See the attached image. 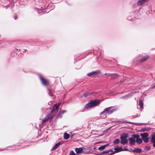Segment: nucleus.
<instances>
[{
  "label": "nucleus",
  "instance_id": "f257e3e1",
  "mask_svg": "<svg viewBox=\"0 0 155 155\" xmlns=\"http://www.w3.org/2000/svg\"><path fill=\"white\" fill-rule=\"evenodd\" d=\"M60 103H56L53 106L50 114H48L46 117L42 120V123L46 121H48L49 120H51L55 115V114L57 113L58 110V107L60 105Z\"/></svg>",
  "mask_w": 155,
  "mask_h": 155
},
{
  "label": "nucleus",
  "instance_id": "f03ea898",
  "mask_svg": "<svg viewBox=\"0 0 155 155\" xmlns=\"http://www.w3.org/2000/svg\"><path fill=\"white\" fill-rule=\"evenodd\" d=\"M113 107H110L106 108L101 113V115H104L106 117L107 115L113 113L117 110L116 109H113Z\"/></svg>",
  "mask_w": 155,
  "mask_h": 155
},
{
  "label": "nucleus",
  "instance_id": "7ed1b4c3",
  "mask_svg": "<svg viewBox=\"0 0 155 155\" xmlns=\"http://www.w3.org/2000/svg\"><path fill=\"white\" fill-rule=\"evenodd\" d=\"M100 103V101L98 99L92 100L85 105V107L87 109L91 108L93 107L98 105Z\"/></svg>",
  "mask_w": 155,
  "mask_h": 155
},
{
  "label": "nucleus",
  "instance_id": "20e7f679",
  "mask_svg": "<svg viewBox=\"0 0 155 155\" xmlns=\"http://www.w3.org/2000/svg\"><path fill=\"white\" fill-rule=\"evenodd\" d=\"M127 136L126 134H124L123 135H121L120 136V139L121 140L120 141V143L123 145H124L127 143Z\"/></svg>",
  "mask_w": 155,
  "mask_h": 155
},
{
  "label": "nucleus",
  "instance_id": "39448f33",
  "mask_svg": "<svg viewBox=\"0 0 155 155\" xmlns=\"http://www.w3.org/2000/svg\"><path fill=\"white\" fill-rule=\"evenodd\" d=\"M40 79L42 84L44 85L47 86L50 85L49 81L47 79H45L41 76L40 77Z\"/></svg>",
  "mask_w": 155,
  "mask_h": 155
},
{
  "label": "nucleus",
  "instance_id": "423d86ee",
  "mask_svg": "<svg viewBox=\"0 0 155 155\" xmlns=\"http://www.w3.org/2000/svg\"><path fill=\"white\" fill-rule=\"evenodd\" d=\"M149 134L146 133L140 134V136L142 137V140L145 143H148L149 142L148 137Z\"/></svg>",
  "mask_w": 155,
  "mask_h": 155
},
{
  "label": "nucleus",
  "instance_id": "0eeeda50",
  "mask_svg": "<svg viewBox=\"0 0 155 155\" xmlns=\"http://www.w3.org/2000/svg\"><path fill=\"white\" fill-rule=\"evenodd\" d=\"M114 150H115V151H112V152H113L112 154H114L116 153H117L119 152L120 151H121L123 150V149L122 148L120 147H116L114 148Z\"/></svg>",
  "mask_w": 155,
  "mask_h": 155
},
{
  "label": "nucleus",
  "instance_id": "6e6552de",
  "mask_svg": "<svg viewBox=\"0 0 155 155\" xmlns=\"http://www.w3.org/2000/svg\"><path fill=\"white\" fill-rule=\"evenodd\" d=\"M112 151H113V150H111V149H110V150H108L104 151L102 152L101 153H99V154L96 153L95 154H96V155H104V154H106L110 152H112Z\"/></svg>",
  "mask_w": 155,
  "mask_h": 155
},
{
  "label": "nucleus",
  "instance_id": "1a4fd4ad",
  "mask_svg": "<svg viewBox=\"0 0 155 155\" xmlns=\"http://www.w3.org/2000/svg\"><path fill=\"white\" fill-rule=\"evenodd\" d=\"M148 0H139L137 2V5H142L147 1Z\"/></svg>",
  "mask_w": 155,
  "mask_h": 155
},
{
  "label": "nucleus",
  "instance_id": "9d476101",
  "mask_svg": "<svg viewBox=\"0 0 155 155\" xmlns=\"http://www.w3.org/2000/svg\"><path fill=\"white\" fill-rule=\"evenodd\" d=\"M149 58V56L147 55H145L144 56H143L141 59H140V61L141 62H143L147 60Z\"/></svg>",
  "mask_w": 155,
  "mask_h": 155
},
{
  "label": "nucleus",
  "instance_id": "9b49d317",
  "mask_svg": "<svg viewBox=\"0 0 155 155\" xmlns=\"http://www.w3.org/2000/svg\"><path fill=\"white\" fill-rule=\"evenodd\" d=\"M99 71H93L92 72L87 74V75L89 76H91L92 75H95L99 73Z\"/></svg>",
  "mask_w": 155,
  "mask_h": 155
},
{
  "label": "nucleus",
  "instance_id": "f8f14e48",
  "mask_svg": "<svg viewBox=\"0 0 155 155\" xmlns=\"http://www.w3.org/2000/svg\"><path fill=\"white\" fill-rule=\"evenodd\" d=\"M139 105L140 109H143V101L140 98L139 99Z\"/></svg>",
  "mask_w": 155,
  "mask_h": 155
},
{
  "label": "nucleus",
  "instance_id": "ddd939ff",
  "mask_svg": "<svg viewBox=\"0 0 155 155\" xmlns=\"http://www.w3.org/2000/svg\"><path fill=\"white\" fill-rule=\"evenodd\" d=\"M109 145V144H106L103 145L102 146L99 147H98V149L99 150H103L107 146H108Z\"/></svg>",
  "mask_w": 155,
  "mask_h": 155
},
{
  "label": "nucleus",
  "instance_id": "4468645a",
  "mask_svg": "<svg viewBox=\"0 0 155 155\" xmlns=\"http://www.w3.org/2000/svg\"><path fill=\"white\" fill-rule=\"evenodd\" d=\"M75 151L78 154L81 153L83 151V149L82 147H80L79 148H76Z\"/></svg>",
  "mask_w": 155,
  "mask_h": 155
},
{
  "label": "nucleus",
  "instance_id": "2eb2a0df",
  "mask_svg": "<svg viewBox=\"0 0 155 155\" xmlns=\"http://www.w3.org/2000/svg\"><path fill=\"white\" fill-rule=\"evenodd\" d=\"M129 140L130 142V145H134L135 143V140L133 137L130 138L129 139Z\"/></svg>",
  "mask_w": 155,
  "mask_h": 155
},
{
  "label": "nucleus",
  "instance_id": "dca6fc26",
  "mask_svg": "<svg viewBox=\"0 0 155 155\" xmlns=\"http://www.w3.org/2000/svg\"><path fill=\"white\" fill-rule=\"evenodd\" d=\"M65 112V111L64 110H62L60 111L58 113V114L57 115V117L59 118L60 117H61L62 114Z\"/></svg>",
  "mask_w": 155,
  "mask_h": 155
},
{
  "label": "nucleus",
  "instance_id": "f3484780",
  "mask_svg": "<svg viewBox=\"0 0 155 155\" xmlns=\"http://www.w3.org/2000/svg\"><path fill=\"white\" fill-rule=\"evenodd\" d=\"M133 151L134 153H138L141 152L142 151V150L140 148H137L133 150Z\"/></svg>",
  "mask_w": 155,
  "mask_h": 155
},
{
  "label": "nucleus",
  "instance_id": "a211bd4d",
  "mask_svg": "<svg viewBox=\"0 0 155 155\" xmlns=\"http://www.w3.org/2000/svg\"><path fill=\"white\" fill-rule=\"evenodd\" d=\"M61 144V143L60 142H58V143L55 144V145L52 148V149L53 150H55L56 149L57 147L59 146Z\"/></svg>",
  "mask_w": 155,
  "mask_h": 155
},
{
  "label": "nucleus",
  "instance_id": "6ab92c4d",
  "mask_svg": "<svg viewBox=\"0 0 155 155\" xmlns=\"http://www.w3.org/2000/svg\"><path fill=\"white\" fill-rule=\"evenodd\" d=\"M151 142L152 143L155 142V134L152 135Z\"/></svg>",
  "mask_w": 155,
  "mask_h": 155
},
{
  "label": "nucleus",
  "instance_id": "aec40b11",
  "mask_svg": "<svg viewBox=\"0 0 155 155\" xmlns=\"http://www.w3.org/2000/svg\"><path fill=\"white\" fill-rule=\"evenodd\" d=\"M70 137V135L69 134L67 133H65L64 134V139H68Z\"/></svg>",
  "mask_w": 155,
  "mask_h": 155
},
{
  "label": "nucleus",
  "instance_id": "412c9836",
  "mask_svg": "<svg viewBox=\"0 0 155 155\" xmlns=\"http://www.w3.org/2000/svg\"><path fill=\"white\" fill-rule=\"evenodd\" d=\"M92 94V92H87V93H86L83 94L82 95V97H86L88 96H89L90 94Z\"/></svg>",
  "mask_w": 155,
  "mask_h": 155
},
{
  "label": "nucleus",
  "instance_id": "4be33fe9",
  "mask_svg": "<svg viewBox=\"0 0 155 155\" xmlns=\"http://www.w3.org/2000/svg\"><path fill=\"white\" fill-rule=\"evenodd\" d=\"M119 143L120 140L119 139H116L113 141V143L115 145L118 144Z\"/></svg>",
  "mask_w": 155,
  "mask_h": 155
},
{
  "label": "nucleus",
  "instance_id": "5701e85b",
  "mask_svg": "<svg viewBox=\"0 0 155 155\" xmlns=\"http://www.w3.org/2000/svg\"><path fill=\"white\" fill-rule=\"evenodd\" d=\"M111 77L113 79H115L118 77V75L117 74H114L112 75Z\"/></svg>",
  "mask_w": 155,
  "mask_h": 155
},
{
  "label": "nucleus",
  "instance_id": "b1692460",
  "mask_svg": "<svg viewBox=\"0 0 155 155\" xmlns=\"http://www.w3.org/2000/svg\"><path fill=\"white\" fill-rule=\"evenodd\" d=\"M136 142L137 143L140 144L142 143V141L141 139L139 138L138 139H136Z\"/></svg>",
  "mask_w": 155,
  "mask_h": 155
},
{
  "label": "nucleus",
  "instance_id": "393cba45",
  "mask_svg": "<svg viewBox=\"0 0 155 155\" xmlns=\"http://www.w3.org/2000/svg\"><path fill=\"white\" fill-rule=\"evenodd\" d=\"M48 91L49 95L51 96H53V94L50 90L48 89Z\"/></svg>",
  "mask_w": 155,
  "mask_h": 155
},
{
  "label": "nucleus",
  "instance_id": "a878e982",
  "mask_svg": "<svg viewBox=\"0 0 155 155\" xmlns=\"http://www.w3.org/2000/svg\"><path fill=\"white\" fill-rule=\"evenodd\" d=\"M133 137L134 138H135L136 139H138V138H139L140 136L138 134H134V135Z\"/></svg>",
  "mask_w": 155,
  "mask_h": 155
},
{
  "label": "nucleus",
  "instance_id": "bb28decb",
  "mask_svg": "<svg viewBox=\"0 0 155 155\" xmlns=\"http://www.w3.org/2000/svg\"><path fill=\"white\" fill-rule=\"evenodd\" d=\"M70 155H76V154L73 150H71L70 151Z\"/></svg>",
  "mask_w": 155,
  "mask_h": 155
},
{
  "label": "nucleus",
  "instance_id": "cd10ccee",
  "mask_svg": "<svg viewBox=\"0 0 155 155\" xmlns=\"http://www.w3.org/2000/svg\"><path fill=\"white\" fill-rule=\"evenodd\" d=\"M14 18L15 20H16L18 18V17L16 16L14 17Z\"/></svg>",
  "mask_w": 155,
  "mask_h": 155
},
{
  "label": "nucleus",
  "instance_id": "c85d7f7f",
  "mask_svg": "<svg viewBox=\"0 0 155 155\" xmlns=\"http://www.w3.org/2000/svg\"><path fill=\"white\" fill-rule=\"evenodd\" d=\"M153 147H155V142L153 143Z\"/></svg>",
  "mask_w": 155,
  "mask_h": 155
},
{
  "label": "nucleus",
  "instance_id": "c756f323",
  "mask_svg": "<svg viewBox=\"0 0 155 155\" xmlns=\"http://www.w3.org/2000/svg\"><path fill=\"white\" fill-rule=\"evenodd\" d=\"M124 150H128V149H124Z\"/></svg>",
  "mask_w": 155,
  "mask_h": 155
},
{
  "label": "nucleus",
  "instance_id": "7c9ffc66",
  "mask_svg": "<svg viewBox=\"0 0 155 155\" xmlns=\"http://www.w3.org/2000/svg\"><path fill=\"white\" fill-rule=\"evenodd\" d=\"M150 148H149V149H148L147 150H149V149H150Z\"/></svg>",
  "mask_w": 155,
  "mask_h": 155
},
{
  "label": "nucleus",
  "instance_id": "2f4dec72",
  "mask_svg": "<svg viewBox=\"0 0 155 155\" xmlns=\"http://www.w3.org/2000/svg\"><path fill=\"white\" fill-rule=\"evenodd\" d=\"M117 122H120V121H117Z\"/></svg>",
  "mask_w": 155,
  "mask_h": 155
}]
</instances>
